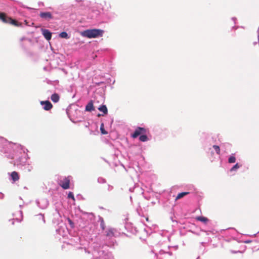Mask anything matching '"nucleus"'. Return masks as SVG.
<instances>
[{"label": "nucleus", "mask_w": 259, "mask_h": 259, "mask_svg": "<svg viewBox=\"0 0 259 259\" xmlns=\"http://www.w3.org/2000/svg\"><path fill=\"white\" fill-rule=\"evenodd\" d=\"M23 150V147L19 144L8 142L3 137H0V154L8 158H14L16 151Z\"/></svg>", "instance_id": "f257e3e1"}, {"label": "nucleus", "mask_w": 259, "mask_h": 259, "mask_svg": "<svg viewBox=\"0 0 259 259\" xmlns=\"http://www.w3.org/2000/svg\"><path fill=\"white\" fill-rule=\"evenodd\" d=\"M104 30L100 29H91L83 31L82 36L89 38H97L103 36Z\"/></svg>", "instance_id": "f03ea898"}, {"label": "nucleus", "mask_w": 259, "mask_h": 259, "mask_svg": "<svg viewBox=\"0 0 259 259\" xmlns=\"http://www.w3.org/2000/svg\"><path fill=\"white\" fill-rule=\"evenodd\" d=\"M0 20L4 23H9L15 26H19L20 24L15 20L12 19L7 16V15L3 12H0Z\"/></svg>", "instance_id": "7ed1b4c3"}, {"label": "nucleus", "mask_w": 259, "mask_h": 259, "mask_svg": "<svg viewBox=\"0 0 259 259\" xmlns=\"http://www.w3.org/2000/svg\"><path fill=\"white\" fill-rule=\"evenodd\" d=\"M147 133V130L144 127H137L134 133L132 135V137L133 138H136L138 137H140V135H142L144 134H146Z\"/></svg>", "instance_id": "20e7f679"}, {"label": "nucleus", "mask_w": 259, "mask_h": 259, "mask_svg": "<svg viewBox=\"0 0 259 259\" xmlns=\"http://www.w3.org/2000/svg\"><path fill=\"white\" fill-rule=\"evenodd\" d=\"M36 203L40 208L45 209L49 205V201L46 198H42L40 200H36Z\"/></svg>", "instance_id": "39448f33"}, {"label": "nucleus", "mask_w": 259, "mask_h": 259, "mask_svg": "<svg viewBox=\"0 0 259 259\" xmlns=\"http://www.w3.org/2000/svg\"><path fill=\"white\" fill-rule=\"evenodd\" d=\"M39 16L45 20L49 21L53 18L52 14L50 12H40Z\"/></svg>", "instance_id": "423d86ee"}, {"label": "nucleus", "mask_w": 259, "mask_h": 259, "mask_svg": "<svg viewBox=\"0 0 259 259\" xmlns=\"http://www.w3.org/2000/svg\"><path fill=\"white\" fill-rule=\"evenodd\" d=\"M42 34L44 37L47 40L49 41L52 38V33L48 29H41Z\"/></svg>", "instance_id": "0eeeda50"}, {"label": "nucleus", "mask_w": 259, "mask_h": 259, "mask_svg": "<svg viewBox=\"0 0 259 259\" xmlns=\"http://www.w3.org/2000/svg\"><path fill=\"white\" fill-rule=\"evenodd\" d=\"M40 104L44 106L43 109L46 111L50 110L53 107L52 103L48 100L41 101Z\"/></svg>", "instance_id": "6e6552de"}, {"label": "nucleus", "mask_w": 259, "mask_h": 259, "mask_svg": "<svg viewBox=\"0 0 259 259\" xmlns=\"http://www.w3.org/2000/svg\"><path fill=\"white\" fill-rule=\"evenodd\" d=\"M60 186L63 189L65 190L69 189L70 187V180L65 177L61 181Z\"/></svg>", "instance_id": "1a4fd4ad"}, {"label": "nucleus", "mask_w": 259, "mask_h": 259, "mask_svg": "<svg viewBox=\"0 0 259 259\" xmlns=\"http://www.w3.org/2000/svg\"><path fill=\"white\" fill-rule=\"evenodd\" d=\"M116 229L113 228H109L105 231V235L106 237L111 238L115 236Z\"/></svg>", "instance_id": "9d476101"}, {"label": "nucleus", "mask_w": 259, "mask_h": 259, "mask_svg": "<svg viewBox=\"0 0 259 259\" xmlns=\"http://www.w3.org/2000/svg\"><path fill=\"white\" fill-rule=\"evenodd\" d=\"M85 111L88 112H92L95 110L94 106L93 101L91 100L85 106Z\"/></svg>", "instance_id": "9b49d317"}, {"label": "nucleus", "mask_w": 259, "mask_h": 259, "mask_svg": "<svg viewBox=\"0 0 259 259\" xmlns=\"http://www.w3.org/2000/svg\"><path fill=\"white\" fill-rule=\"evenodd\" d=\"M11 177L12 180L14 182H16L19 179V174L17 172L14 171L11 172Z\"/></svg>", "instance_id": "f8f14e48"}, {"label": "nucleus", "mask_w": 259, "mask_h": 259, "mask_svg": "<svg viewBox=\"0 0 259 259\" xmlns=\"http://www.w3.org/2000/svg\"><path fill=\"white\" fill-rule=\"evenodd\" d=\"M98 110L103 113L104 114H107L108 113V109L105 105L102 104L99 108Z\"/></svg>", "instance_id": "ddd939ff"}, {"label": "nucleus", "mask_w": 259, "mask_h": 259, "mask_svg": "<svg viewBox=\"0 0 259 259\" xmlns=\"http://www.w3.org/2000/svg\"><path fill=\"white\" fill-rule=\"evenodd\" d=\"M51 99L54 103H57L60 99L59 96L58 94L54 93L52 95Z\"/></svg>", "instance_id": "4468645a"}, {"label": "nucleus", "mask_w": 259, "mask_h": 259, "mask_svg": "<svg viewBox=\"0 0 259 259\" xmlns=\"http://www.w3.org/2000/svg\"><path fill=\"white\" fill-rule=\"evenodd\" d=\"M99 222H100V226L101 228L104 230L105 229V224L103 218L102 217L99 216Z\"/></svg>", "instance_id": "2eb2a0df"}, {"label": "nucleus", "mask_w": 259, "mask_h": 259, "mask_svg": "<svg viewBox=\"0 0 259 259\" xmlns=\"http://www.w3.org/2000/svg\"><path fill=\"white\" fill-rule=\"evenodd\" d=\"M165 254H168L169 256H171L172 255V252L169 251H165L163 249H161L158 252V253L157 254V256L159 255H165Z\"/></svg>", "instance_id": "dca6fc26"}, {"label": "nucleus", "mask_w": 259, "mask_h": 259, "mask_svg": "<svg viewBox=\"0 0 259 259\" xmlns=\"http://www.w3.org/2000/svg\"><path fill=\"white\" fill-rule=\"evenodd\" d=\"M139 139L140 141L143 142H147L149 140L146 134L140 135Z\"/></svg>", "instance_id": "f3484780"}, {"label": "nucleus", "mask_w": 259, "mask_h": 259, "mask_svg": "<svg viewBox=\"0 0 259 259\" xmlns=\"http://www.w3.org/2000/svg\"><path fill=\"white\" fill-rule=\"evenodd\" d=\"M59 36L61 38L65 39H69L70 38V36L65 31H63L60 33L59 34Z\"/></svg>", "instance_id": "a211bd4d"}, {"label": "nucleus", "mask_w": 259, "mask_h": 259, "mask_svg": "<svg viewBox=\"0 0 259 259\" xmlns=\"http://www.w3.org/2000/svg\"><path fill=\"white\" fill-rule=\"evenodd\" d=\"M236 161V157L235 154L232 153L228 158V162L229 163H233Z\"/></svg>", "instance_id": "6ab92c4d"}, {"label": "nucleus", "mask_w": 259, "mask_h": 259, "mask_svg": "<svg viewBox=\"0 0 259 259\" xmlns=\"http://www.w3.org/2000/svg\"><path fill=\"white\" fill-rule=\"evenodd\" d=\"M189 193V192H183L180 193L178 194V195L176 197V199H181V198H183V197H184L185 196L188 194Z\"/></svg>", "instance_id": "aec40b11"}, {"label": "nucleus", "mask_w": 259, "mask_h": 259, "mask_svg": "<svg viewBox=\"0 0 259 259\" xmlns=\"http://www.w3.org/2000/svg\"><path fill=\"white\" fill-rule=\"evenodd\" d=\"M197 220L204 223H206L208 221V219L207 218L203 216L198 217L197 218Z\"/></svg>", "instance_id": "412c9836"}, {"label": "nucleus", "mask_w": 259, "mask_h": 259, "mask_svg": "<svg viewBox=\"0 0 259 259\" xmlns=\"http://www.w3.org/2000/svg\"><path fill=\"white\" fill-rule=\"evenodd\" d=\"M35 217H37L38 220H41L42 221L44 224L46 223L44 214L42 213H39L38 214L36 215Z\"/></svg>", "instance_id": "4be33fe9"}, {"label": "nucleus", "mask_w": 259, "mask_h": 259, "mask_svg": "<svg viewBox=\"0 0 259 259\" xmlns=\"http://www.w3.org/2000/svg\"><path fill=\"white\" fill-rule=\"evenodd\" d=\"M241 166L239 163H236L231 168L230 171H236Z\"/></svg>", "instance_id": "5701e85b"}, {"label": "nucleus", "mask_w": 259, "mask_h": 259, "mask_svg": "<svg viewBox=\"0 0 259 259\" xmlns=\"http://www.w3.org/2000/svg\"><path fill=\"white\" fill-rule=\"evenodd\" d=\"M21 46L24 49V50L26 51L27 55L28 56L32 57L33 55V53L32 52L26 51V49L23 44H21Z\"/></svg>", "instance_id": "b1692460"}, {"label": "nucleus", "mask_w": 259, "mask_h": 259, "mask_svg": "<svg viewBox=\"0 0 259 259\" xmlns=\"http://www.w3.org/2000/svg\"><path fill=\"white\" fill-rule=\"evenodd\" d=\"M100 131H101V133L102 135L107 134V131L104 128V124L103 123H102L100 125Z\"/></svg>", "instance_id": "393cba45"}, {"label": "nucleus", "mask_w": 259, "mask_h": 259, "mask_svg": "<svg viewBox=\"0 0 259 259\" xmlns=\"http://www.w3.org/2000/svg\"><path fill=\"white\" fill-rule=\"evenodd\" d=\"M212 147L213 148V149H214L215 152L219 154L220 153V147L218 145H213Z\"/></svg>", "instance_id": "a878e982"}, {"label": "nucleus", "mask_w": 259, "mask_h": 259, "mask_svg": "<svg viewBox=\"0 0 259 259\" xmlns=\"http://www.w3.org/2000/svg\"><path fill=\"white\" fill-rule=\"evenodd\" d=\"M98 182L99 183L104 184V183H105L106 182V181L105 179H104V178H103L102 177H99L98 179Z\"/></svg>", "instance_id": "bb28decb"}, {"label": "nucleus", "mask_w": 259, "mask_h": 259, "mask_svg": "<svg viewBox=\"0 0 259 259\" xmlns=\"http://www.w3.org/2000/svg\"><path fill=\"white\" fill-rule=\"evenodd\" d=\"M67 197L69 199H71L73 200H75V198H74V194H73V193L72 192H69L68 194V196H67Z\"/></svg>", "instance_id": "cd10ccee"}, {"label": "nucleus", "mask_w": 259, "mask_h": 259, "mask_svg": "<svg viewBox=\"0 0 259 259\" xmlns=\"http://www.w3.org/2000/svg\"><path fill=\"white\" fill-rule=\"evenodd\" d=\"M26 39L28 40L29 42H31V41L30 39L27 38H26L25 37H23L21 38H20V41H22L23 40H26Z\"/></svg>", "instance_id": "c85d7f7f"}, {"label": "nucleus", "mask_w": 259, "mask_h": 259, "mask_svg": "<svg viewBox=\"0 0 259 259\" xmlns=\"http://www.w3.org/2000/svg\"><path fill=\"white\" fill-rule=\"evenodd\" d=\"M113 189V187L111 185H108V190L109 191H111Z\"/></svg>", "instance_id": "c756f323"}, {"label": "nucleus", "mask_w": 259, "mask_h": 259, "mask_svg": "<svg viewBox=\"0 0 259 259\" xmlns=\"http://www.w3.org/2000/svg\"><path fill=\"white\" fill-rule=\"evenodd\" d=\"M251 242V240H245V241H244V242L245 243H250Z\"/></svg>", "instance_id": "7c9ffc66"}, {"label": "nucleus", "mask_w": 259, "mask_h": 259, "mask_svg": "<svg viewBox=\"0 0 259 259\" xmlns=\"http://www.w3.org/2000/svg\"><path fill=\"white\" fill-rule=\"evenodd\" d=\"M38 5L39 7L43 6H44V3L42 2H39L38 3Z\"/></svg>", "instance_id": "2f4dec72"}, {"label": "nucleus", "mask_w": 259, "mask_h": 259, "mask_svg": "<svg viewBox=\"0 0 259 259\" xmlns=\"http://www.w3.org/2000/svg\"><path fill=\"white\" fill-rule=\"evenodd\" d=\"M4 197V195L3 193H0V199H3Z\"/></svg>", "instance_id": "473e14b6"}, {"label": "nucleus", "mask_w": 259, "mask_h": 259, "mask_svg": "<svg viewBox=\"0 0 259 259\" xmlns=\"http://www.w3.org/2000/svg\"><path fill=\"white\" fill-rule=\"evenodd\" d=\"M236 17H232V20L234 21V23L235 24L236 22H235V21L236 20Z\"/></svg>", "instance_id": "72a5a7b5"}, {"label": "nucleus", "mask_w": 259, "mask_h": 259, "mask_svg": "<svg viewBox=\"0 0 259 259\" xmlns=\"http://www.w3.org/2000/svg\"><path fill=\"white\" fill-rule=\"evenodd\" d=\"M75 1L77 3H80V2H82V0H75Z\"/></svg>", "instance_id": "f704fd0d"}, {"label": "nucleus", "mask_w": 259, "mask_h": 259, "mask_svg": "<svg viewBox=\"0 0 259 259\" xmlns=\"http://www.w3.org/2000/svg\"><path fill=\"white\" fill-rule=\"evenodd\" d=\"M69 222L70 225L73 224V223L72 222V221L70 220H69Z\"/></svg>", "instance_id": "c9c22d12"}, {"label": "nucleus", "mask_w": 259, "mask_h": 259, "mask_svg": "<svg viewBox=\"0 0 259 259\" xmlns=\"http://www.w3.org/2000/svg\"><path fill=\"white\" fill-rule=\"evenodd\" d=\"M133 189V188H130L129 190H130V191L132 192Z\"/></svg>", "instance_id": "e433bc0d"}, {"label": "nucleus", "mask_w": 259, "mask_h": 259, "mask_svg": "<svg viewBox=\"0 0 259 259\" xmlns=\"http://www.w3.org/2000/svg\"><path fill=\"white\" fill-rule=\"evenodd\" d=\"M237 27H236L235 26H233L232 29H237Z\"/></svg>", "instance_id": "4c0bfd02"}, {"label": "nucleus", "mask_w": 259, "mask_h": 259, "mask_svg": "<svg viewBox=\"0 0 259 259\" xmlns=\"http://www.w3.org/2000/svg\"><path fill=\"white\" fill-rule=\"evenodd\" d=\"M27 9H32V8H30V7H27Z\"/></svg>", "instance_id": "58836bf2"}, {"label": "nucleus", "mask_w": 259, "mask_h": 259, "mask_svg": "<svg viewBox=\"0 0 259 259\" xmlns=\"http://www.w3.org/2000/svg\"><path fill=\"white\" fill-rule=\"evenodd\" d=\"M146 221H148V218H146Z\"/></svg>", "instance_id": "ea45409f"}, {"label": "nucleus", "mask_w": 259, "mask_h": 259, "mask_svg": "<svg viewBox=\"0 0 259 259\" xmlns=\"http://www.w3.org/2000/svg\"><path fill=\"white\" fill-rule=\"evenodd\" d=\"M258 37H259V32H258Z\"/></svg>", "instance_id": "a19ab883"}]
</instances>
